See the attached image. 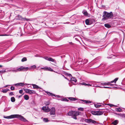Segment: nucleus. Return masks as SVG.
<instances>
[{
	"label": "nucleus",
	"mask_w": 125,
	"mask_h": 125,
	"mask_svg": "<svg viewBox=\"0 0 125 125\" xmlns=\"http://www.w3.org/2000/svg\"><path fill=\"white\" fill-rule=\"evenodd\" d=\"M78 110H81L83 111V108H78Z\"/></svg>",
	"instance_id": "de8ad7c7"
},
{
	"label": "nucleus",
	"mask_w": 125,
	"mask_h": 125,
	"mask_svg": "<svg viewBox=\"0 0 125 125\" xmlns=\"http://www.w3.org/2000/svg\"><path fill=\"white\" fill-rule=\"evenodd\" d=\"M97 83H100V82H93L92 85L93 86L101 88V87H102L101 86L99 85H98V84L97 85Z\"/></svg>",
	"instance_id": "0eeeda50"
},
{
	"label": "nucleus",
	"mask_w": 125,
	"mask_h": 125,
	"mask_svg": "<svg viewBox=\"0 0 125 125\" xmlns=\"http://www.w3.org/2000/svg\"><path fill=\"white\" fill-rule=\"evenodd\" d=\"M71 81H73L75 82H76L77 81L75 77H72L71 78Z\"/></svg>",
	"instance_id": "6ab92c4d"
},
{
	"label": "nucleus",
	"mask_w": 125,
	"mask_h": 125,
	"mask_svg": "<svg viewBox=\"0 0 125 125\" xmlns=\"http://www.w3.org/2000/svg\"><path fill=\"white\" fill-rule=\"evenodd\" d=\"M9 94L11 96L13 94V93L12 92H11Z\"/></svg>",
	"instance_id": "603ef678"
},
{
	"label": "nucleus",
	"mask_w": 125,
	"mask_h": 125,
	"mask_svg": "<svg viewBox=\"0 0 125 125\" xmlns=\"http://www.w3.org/2000/svg\"><path fill=\"white\" fill-rule=\"evenodd\" d=\"M118 79V78H115L114 80L111 81L109 83H112L114 82L115 83H116V82L117 81Z\"/></svg>",
	"instance_id": "a211bd4d"
},
{
	"label": "nucleus",
	"mask_w": 125,
	"mask_h": 125,
	"mask_svg": "<svg viewBox=\"0 0 125 125\" xmlns=\"http://www.w3.org/2000/svg\"><path fill=\"white\" fill-rule=\"evenodd\" d=\"M10 89L12 90H14L15 89L14 87L13 86H11L10 87Z\"/></svg>",
	"instance_id": "58836bf2"
},
{
	"label": "nucleus",
	"mask_w": 125,
	"mask_h": 125,
	"mask_svg": "<svg viewBox=\"0 0 125 125\" xmlns=\"http://www.w3.org/2000/svg\"><path fill=\"white\" fill-rule=\"evenodd\" d=\"M102 88H111L110 87H105V86H104V87H102Z\"/></svg>",
	"instance_id": "09e8293b"
},
{
	"label": "nucleus",
	"mask_w": 125,
	"mask_h": 125,
	"mask_svg": "<svg viewBox=\"0 0 125 125\" xmlns=\"http://www.w3.org/2000/svg\"><path fill=\"white\" fill-rule=\"evenodd\" d=\"M73 111H69L67 114L68 115L70 116H72L73 115Z\"/></svg>",
	"instance_id": "412c9836"
},
{
	"label": "nucleus",
	"mask_w": 125,
	"mask_h": 125,
	"mask_svg": "<svg viewBox=\"0 0 125 125\" xmlns=\"http://www.w3.org/2000/svg\"><path fill=\"white\" fill-rule=\"evenodd\" d=\"M110 82H108L107 83H101V85H109V83H109Z\"/></svg>",
	"instance_id": "b1692460"
},
{
	"label": "nucleus",
	"mask_w": 125,
	"mask_h": 125,
	"mask_svg": "<svg viewBox=\"0 0 125 125\" xmlns=\"http://www.w3.org/2000/svg\"><path fill=\"white\" fill-rule=\"evenodd\" d=\"M46 93L49 96L50 95L51 96H53V95H54V94L52 93H51L50 92H46Z\"/></svg>",
	"instance_id": "aec40b11"
},
{
	"label": "nucleus",
	"mask_w": 125,
	"mask_h": 125,
	"mask_svg": "<svg viewBox=\"0 0 125 125\" xmlns=\"http://www.w3.org/2000/svg\"><path fill=\"white\" fill-rule=\"evenodd\" d=\"M113 16V13L112 12L109 13L106 11H104L103 13V18L102 19V21L109 19L112 18Z\"/></svg>",
	"instance_id": "f03ea898"
},
{
	"label": "nucleus",
	"mask_w": 125,
	"mask_h": 125,
	"mask_svg": "<svg viewBox=\"0 0 125 125\" xmlns=\"http://www.w3.org/2000/svg\"><path fill=\"white\" fill-rule=\"evenodd\" d=\"M43 58L47 60H48L49 58L47 57H44Z\"/></svg>",
	"instance_id": "c03bdc74"
},
{
	"label": "nucleus",
	"mask_w": 125,
	"mask_h": 125,
	"mask_svg": "<svg viewBox=\"0 0 125 125\" xmlns=\"http://www.w3.org/2000/svg\"><path fill=\"white\" fill-rule=\"evenodd\" d=\"M24 19L25 20H26L27 21H29V19H26V18H25Z\"/></svg>",
	"instance_id": "4d7b16f0"
},
{
	"label": "nucleus",
	"mask_w": 125,
	"mask_h": 125,
	"mask_svg": "<svg viewBox=\"0 0 125 125\" xmlns=\"http://www.w3.org/2000/svg\"><path fill=\"white\" fill-rule=\"evenodd\" d=\"M91 20H89L88 19H87L85 21V23L87 25H89L91 24Z\"/></svg>",
	"instance_id": "9d476101"
},
{
	"label": "nucleus",
	"mask_w": 125,
	"mask_h": 125,
	"mask_svg": "<svg viewBox=\"0 0 125 125\" xmlns=\"http://www.w3.org/2000/svg\"><path fill=\"white\" fill-rule=\"evenodd\" d=\"M75 39L77 41V40H78V39H77V38H75Z\"/></svg>",
	"instance_id": "0e129e2a"
},
{
	"label": "nucleus",
	"mask_w": 125,
	"mask_h": 125,
	"mask_svg": "<svg viewBox=\"0 0 125 125\" xmlns=\"http://www.w3.org/2000/svg\"><path fill=\"white\" fill-rule=\"evenodd\" d=\"M8 108H5L4 109V112L6 111H7L8 110Z\"/></svg>",
	"instance_id": "3c124183"
},
{
	"label": "nucleus",
	"mask_w": 125,
	"mask_h": 125,
	"mask_svg": "<svg viewBox=\"0 0 125 125\" xmlns=\"http://www.w3.org/2000/svg\"><path fill=\"white\" fill-rule=\"evenodd\" d=\"M109 85H111V86H112V85H113V84H111V83H109Z\"/></svg>",
	"instance_id": "bf43d9fd"
},
{
	"label": "nucleus",
	"mask_w": 125,
	"mask_h": 125,
	"mask_svg": "<svg viewBox=\"0 0 125 125\" xmlns=\"http://www.w3.org/2000/svg\"><path fill=\"white\" fill-rule=\"evenodd\" d=\"M53 96H54L55 97H57L58 98H60L61 97V96L60 95H56L54 94V95H53Z\"/></svg>",
	"instance_id": "4c0bfd02"
},
{
	"label": "nucleus",
	"mask_w": 125,
	"mask_h": 125,
	"mask_svg": "<svg viewBox=\"0 0 125 125\" xmlns=\"http://www.w3.org/2000/svg\"><path fill=\"white\" fill-rule=\"evenodd\" d=\"M55 109L54 108H52L51 109L50 111V114L51 115H55Z\"/></svg>",
	"instance_id": "6e6552de"
},
{
	"label": "nucleus",
	"mask_w": 125,
	"mask_h": 125,
	"mask_svg": "<svg viewBox=\"0 0 125 125\" xmlns=\"http://www.w3.org/2000/svg\"><path fill=\"white\" fill-rule=\"evenodd\" d=\"M36 65H33L31 67L32 68H36Z\"/></svg>",
	"instance_id": "a18cd8bd"
},
{
	"label": "nucleus",
	"mask_w": 125,
	"mask_h": 125,
	"mask_svg": "<svg viewBox=\"0 0 125 125\" xmlns=\"http://www.w3.org/2000/svg\"><path fill=\"white\" fill-rule=\"evenodd\" d=\"M82 13L85 16H87L88 15V13L86 10H83Z\"/></svg>",
	"instance_id": "2eb2a0df"
},
{
	"label": "nucleus",
	"mask_w": 125,
	"mask_h": 125,
	"mask_svg": "<svg viewBox=\"0 0 125 125\" xmlns=\"http://www.w3.org/2000/svg\"><path fill=\"white\" fill-rule=\"evenodd\" d=\"M111 105H112V106H114V105L113 104H111Z\"/></svg>",
	"instance_id": "774afa93"
},
{
	"label": "nucleus",
	"mask_w": 125,
	"mask_h": 125,
	"mask_svg": "<svg viewBox=\"0 0 125 125\" xmlns=\"http://www.w3.org/2000/svg\"><path fill=\"white\" fill-rule=\"evenodd\" d=\"M94 106L96 108H99L101 106V105L97 104H94Z\"/></svg>",
	"instance_id": "2f4dec72"
},
{
	"label": "nucleus",
	"mask_w": 125,
	"mask_h": 125,
	"mask_svg": "<svg viewBox=\"0 0 125 125\" xmlns=\"http://www.w3.org/2000/svg\"><path fill=\"white\" fill-rule=\"evenodd\" d=\"M46 107H43L42 108V109L43 110H46Z\"/></svg>",
	"instance_id": "a19ab883"
},
{
	"label": "nucleus",
	"mask_w": 125,
	"mask_h": 125,
	"mask_svg": "<svg viewBox=\"0 0 125 125\" xmlns=\"http://www.w3.org/2000/svg\"><path fill=\"white\" fill-rule=\"evenodd\" d=\"M81 120L83 122L85 121L88 123H91L92 124H95L96 123V121L93 120L91 119H86L84 118H82Z\"/></svg>",
	"instance_id": "7ed1b4c3"
},
{
	"label": "nucleus",
	"mask_w": 125,
	"mask_h": 125,
	"mask_svg": "<svg viewBox=\"0 0 125 125\" xmlns=\"http://www.w3.org/2000/svg\"><path fill=\"white\" fill-rule=\"evenodd\" d=\"M14 85L15 86H19V83H18L15 84H14Z\"/></svg>",
	"instance_id": "8fccbe9b"
},
{
	"label": "nucleus",
	"mask_w": 125,
	"mask_h": 125,
	"mask_svg": "<svg viewBox=\"0 0 125 125\" xmlns=\"http://www.w3.org/2000/svg\"><path fill=\"white\" fill-rule=\"evenodd\" d=\"M1 72H0V73H4L5 72H6V70H4V71H1Z\"/></svg>",
	"instance_id": "5fc2aeb1"
},
{
	"label": "nucleus",
	"mask_w": 125,
	"mask_h": 125,
	"mask_svg": "<svg viewBox=\"0 0 125 125\" xmlns=\"http://www.w3.org/2000/svg\"><path fill=\"white\" fill-rule=\"evenodd\" d=\"M118 122L119 121L118 120H115L112 122V124L114 125H116L118 124Z\"/></svg>",
	"instance_id": "ddd939ff"
},
{
	"label": "nucleus",
	"mask_w": 125,
	"mask_h": 125,
	"mask_svg": "<svg viewBox=\"0 0 125 125\" xmlns=\"http://www.w3.org/2000/svg\"><path fill=\"white\" fill-rule=\"evenodd\" d=\"M104 112L101 111H97V115H102L104 113Z\"/></svg>",
	"instance_id": "f8f14e48"
},
{
	"label": "nucleus",
	"mask_w": 125,
	"mask_h": 125,
	"mask_svg": "<svg viewBox=\"0 0 125 125\" xmlns=\"http://www.w3.org/2000/svg\"><path fill=\"white\" fill-rule=\"evenodd\" d=\"M61 100L62 101H69V100L67 99L66 98H61Z\"/></svg>",
	"instance_id": "4be33fe9"
},
{
	"label": "nucleus",
	"mask_w": 125,
	"mask_h": 125,
	"mask_svg": "<svg viewBox=\"0 0 125 125\" xmlns=\"http://www.w3.org/2000/svg\"><path fill=\"white\" fill-rule=\"evenodd\" d=\"M9 90L8 89L3 90L2 89L1 90V92L3 93H6V92Z\"/></svg>",
	"instance_id": "393cba45"
},
{
	"label": "nucleus",
	"mask_w": 125,
	"mask_h": 125,
	"mask_svg": "<svg viewBox=\"0 0 125 125\" xmlns=\"http://www.w3.org/2000/svg\"><path fill=\"white\" fill-rule=\"evenodd\" d=\"M104 26L105 27L107 28H109L111 27V26L110 25L107 23L105 24Z\"/></svg>",
	"instance_id": "5701e85b"
},
{
	"label": "nucleus",
	"mask_w": 125,
	"mask_h": 125,
	"mask_svg": "<svg viewBox=\"0 0 125 125\" xmlns=\"http://www.w3.org/2000/svg\"><path fill=\"white\" fill-rule=\"evenodd\" d=\"M31 85L33 86V88L34 89H38L40 88L38 86L35 84H32Z\"/></svg>",
	"instance_id": "4468645a"
},
{
	"label": "nucleus",
	"mask_w": 125,
	"mask_h": 125,
	"mask_svg": "<svg viewBox=\"0 0 125 125\" xmlns=\"http://www.w3.org/2000/svg\"><path fill=\"white\" fill-rule=\"evenodd\" d=\"M24 98L26 100H28L29 98V96L27 95H24Z\"/></svg>",
	"instance_id": "dca6fc26"
},
{
	"label": "nucleus",
	"mask_w": 125,
	"mask_h": 125,
	"mask_svg": "<svg viewBox=\"0 0 125 125\" xmlns=\"http://www.w3.org/2000/svg\"><path fill=\"white\" fill-rule=\"evenodd\" d=\"M91 113L93 115H97V111H92Z\"/></svg>",
	"instance_id": "c756f323"
},
{
	"label": "nucleus",
	"mask_w": 125,
	"mask_h": 125,
	"mask_svg": "<svg viewBox=\"0 0 125 125\" xmlns=\"http://www.w3.org/2000/svg\"><path fill=\"white\" fill-rule=\"evenodd\" d=\"M82 62H84V63H86L88 61L87 60L85 59H84L83 60H82Z\"/></svg>",
	"instance_id": "c9c22d12"
},
{
	"label": "nucleus",
	"mask_w": 125,
	"mask_h": 125,
	"mask_svg": "<svg viewBox=\"0 0 125 125\" xmlns=\"http://www.w3.org/2000/svg\"><path fill=\"white\" fill-rule=\"evenodd\" d=\"M30 68L28 67H24L21 66L20 67L17 68V72L19 71H21L23 70H24L25 71H27L28 70H30Z\"/></svg>",
	"instance_id": "423d86ee"
},
{
	"label": "nucleus",
	"mask_w": 125,
	"mask_h": 125,
	"mask_svg": "<svg viewBox=\"0 0 125 125\" xmlns=\"http://www.w3.org/2000/svg\"><path fill=\"white\" fill-rule=\"evenodd\" d=\"M8 35H9L6 34L0 35V36H8Z\"/></svg>",
	"instance_id": "79ce46f5"
},
{
	"label": "nucleus",
	"mask_w": 125,
	"mask_h": 125,
	"mask_svg": "<svg viewBox=\"0 0 125 125\" xmlns=\"http://www.w3.org/2000/svg\"><path fill=\"white\" fill-rule=\"evenodd\" d=\"M11 101L12 102H14L15 101V99L14 97H12L11 98Z\"/></svg>",
	"instance_id": "c85d7f7f"
},
{
	"label": "nucleus",
	"mask_w": 125,
	"mask_h": 125,
	"mask_svg": "<svg viewBox=\"0 0 125 125\" xmlns=\"http://www.w3.org/2000/svg\"><path fill=\"white\" fill-rule=\"evenodd\" d=\"M101 83H100V84H98V85H99V86H101V87H102V86H104V85H101Z\"/></svg>",
	"instance_id": "6e6d98bb"
},
{
	"label": "nucleus",
	"mask_w": 125,
	"mask_h": 125,
	"mask_svg": "<svg viewBox=\"0 0 125 125\" xmlns=\"http://www.w3.org/2000/svg\"><path fill=\"white\" fill-rule=\"evenodd\" d=\"M80 112L79 111H73L72 117L75 119H77L76 116L80 114Z\"/></svg>",
	"instance_id": "20e7f679"
},
{
	"label": "nucleus",
	"mask_w": 125,
	"mask_h": 125,
	"mask_svg": "<svg viewBox=\"0 0 125 125\" xmlns=\"http://www.w3.org/2000/svg\"><path fill=\"white\" fill-rule=\"evenodd\" d=\"M69 43L71 44H73V43H72V42H69Z\"/></svg>",
	"instance_id": "69168bd1"
},
{
	"label": "nucleus",
	"mask_w": 125,
	"mask_h": 125,
	"mask_svg": "<svg viewBox=\"0 0 125 125\" xmlns=\"http://www.w3.org/2000/svg\"><path fill=\"white\" fill-rule=\"evenodd\" d=\"M66 74L67 76H69L70 77L72 76V75L71 74H69V73H66Z\"/></svg>",
	"instance_id": "ea45409f"
},
{
	"label": "nucleus",
	"mask_w": 125,
	"mask_h": 125,
	"mask_svg": "<svg viewBox=\"0 0 125 125\" xmlns=\"http://www.w3.org/2000/svg\"><path fill=\"white\" fill-rule=\"evenodd\" d=\"M68 98L71 101H75L77 100V99H76L75 98L73 97H68Z\"/></svg>",
	"instance_id": "f3484780"
},
{
	"label": "nucleus",
	"mask_w": 125,
	"mask_h": 125,
	"mask_svg": "<svg viewBox=\"0 0 125 125\" xmlns=\"http://www.w3.org/2000/svg\"><path fill=\"white\" fill-rule=\"evenodd\" d=\"M8 85H6L4 87H7L8 86Z\"/></svg>",
	"instance_id": "052dcab7"
},
{
	"label": "nucleus",
	"mask_w": 125,
	"mask_h": 125,
	"mask_svg": "<svg viewBox=\"0 0 125 125\" xmlns=\"http://www.w3.org/2000/svg\"><path fill=\"white\" fill-rule=\"evenodd\" d=\"M46 70H48L51 71H53V70L50 67H47Z\"/></svg>",
	"instance_id": "bb28decb"
},
{
	"label": "nucleus",
	"mask_w": 125,
	"mask_h": 125,
	"mask_svg": "<svg viewBox=\"0 0 125 125\" xmlns=\"http://www.w3.org/2000/svg\"><path fill=\"white\" fill-rule=\"evenodd\" d=\"M21 96V95H20V96H18V97L19 98H20Z\"/></svg>",
	"instance_id": "e2e57ef3"
},
{
	"label": "nucleus",
	"mask_w": 125,
	"mask_h": 125,
	"mask_svg": "<svg viewBox=\"0 0 125 125\" xmlns=\"http://www.w3.org/2000/svg\"><path fill=\"white\" fill-rule=\"evenodd\" d=\"M10 71H10V69L9 70H8V71L7 72H10Z\"/></svg>",
	"instance_id": "680f3d73"
},
{
	"label": "nucleus",
	"mask_w": 125,
	"mask_h": 125,
	"mask_svg": "<svg viewBox=\"0 0 125 125\" xmlns=\"http://www.w3.org/2000/svg\"><path fill=\"white\" fill-rule=\"evenodd\" d=\"M19 83V86H24L25 85V84L23 83Z\"/></svg>",
	"instance_id": "72a5a7b5"
},
{
	"label": "nucleus",
	"mask_w": 125,
	"mask_h": 125,
	"mask_svg": "<svg viewBox=\"0 0 125 125\" xmlns=\"http://www.w3.org/2000/svg\"><path fill=\"white\" fill-rule=\"evenodd\" d=\"M93 84H91V85H90L89 84H87L86 85L88 86H93L92 85Z\"/></svg>",
	"instance_id": "864d4df0"
},
{
	"label": "nucleus",
	"mask_w": 125,
	"mask_h": 125,
	"mask_svg": "<svg viewBox=\"0 0 125 125\" xmlns=\"http://www.w3.org/2000/svg\"><path fill=\"white\" fill-rule=\"evenodd\" d=\"M24 90L25 93L30 94H35L36 93L35 91L34 90H30L28 89H24Z\"/></svg>",
	"instance_id": "39448f33"
},
{
	"label": "nucleus",
	"mask_w": 125,
	"mask_h": 125,
	"mask_svg": "<svg viewBox=\"0 0 125 125\" xmlns=\"http://www.w3.org/2000/svg\"><path fill=\"white\" fill-rule=\"evenodd\" d=\"M62 75L64 77V78L66 79H67L66 78V77H65L64 75Z\"/></svg>",
	"instance_id": "13d9d810"
},
{
	"label": "nucleus",
	"mask_w": 125,
	"mask_h": 125,
	"mask_svg": "<svg viewBox=\"0 0 125 125\" xmlns=\"http://www.w3.org/2000/svg\"><path fill=\"white\" fill-rule=\"evenodd\" d=\"M46 69H47V67H44L41 68V69H45V70H46Z\"/></svg>",
	"instance_id": "49530a36"
},
{
	"label": "nucleus",
	"mask_w": 125,
	"mask_h": 125,
	"mask_svg": "<svg viewBox=\"0 0 125 125\" xmlns=\"http://www.w3.org/2000/svg\"><path fill=\"white\" fill-rule=\"evenodd\" d=\"M27 59L25 57H24L21 60V61L22 62H23L25 61H26L27 60Z\"/></svg>",
	"instance_id": "f704fd0d"
},
{
	"label": "nucleus",
	"mask_w": 125,
	"mask_h": 125,
	"mask_svg": "<svg viewBox=\"0 0 125 125\" xmlns=\"http://www.w3.org/2000/svg\"><path fill=\"white\" fill-rule=\"evenodd\" d=\"M116 111L118 112H120L122 110V109L120 108H116Z\"/></svg>",
	"instance_id": "cd10ccee"
},
{
	"label": "nucleus",
	"mask_w": 125,
	"mask_h": 125,
	"mask_svg": "<svg viewBox=\"0 0 125 125\" xmlns=\"http://www.w3.org/2000/svg\"><path fill=\"white\" fill-rule=\"evenodd\" d=\"M81 101H82L84 103L86 104H90L91 103V102L90 101L86 100H80Z\"/></svg>",
	"instance_id": "1a4fd4ad"
},
{
	"label": "nucleus",
	"mask_w": 125,
	"mask_h": 125,
	"mask_svg": "<svg viewBox=\"0 0 125 125\" xmlns=\"http://www.w3.org/2000/svg\"><path fill=\"white\" fill-rule=\"evenodd\" d=\"M10 70L13 72H17V68H10Z\"/></svg>",
	"instance_id": "9b49d317"
},
{
	"label": "nucleus",
	"mask_w": 125,
	"mask_h": 125,
	"mask_svg": "<svg viewBox=\"0 0 125 125\" xmlns=\"http://www.w3.org/2000/svg\"><path fill=\"white\" fill-rule=\"evenodd\" d=\"M23 92V91L22 90H20L19 91V93L21 94H22Z\"/></svg>",
	"instance_id": "37998d69"
},
{
	"label": "nucleus",
	"mask_w": 125,
	"mask_h": 125,
	"mask_svg": "<svg viewBox=\"0 0 125 125\" xmlns=\"http://www.w3.org/2000/svg\"><path fill=\"white\" fill-rule=\"evenodd\" d=\"M3 117L4 118L7 119H11L16 118L19 119L21 120L24 122L28 121L23 116H22L21 115L18 114L12 115L7 116H4Z\"/></svg>",
	"instance_id": "f257e3e1"
},
{
	"label": "nucleus",
	"mask_w": 125,
	"mask_h": 125,
	"mask_svg": "<svg viewBox=\"0 0 125 125\" xmlns=\"http://www.w3.org/2000/svg\"><path fill=\"white\" fill-rule=\"evenodd\" d=\"M54 60L52 58L50 57L49 58L48 61H51L52 62H54Z\"/></svg>",
	"instance_id": "7c9ffc66"
},
{
	"label": "nucleus",
	"mask_w": 125,
	"mask_h": 125,
	"mask_svg": "<svg viewBox=\"0 0 125 125\" xmlns=\"http://www.w3.org/2000/svg\"><path fill=\"white\" fill-rule=\"evenodd\" d=\"M2 67V66L1 65H0V68L1 67Z\"/></svg>",
	"instance_id": "338daca9"
},
{
	"label": "nucleus",
	"mask_w": 125,
	"mask_h": 125,
	"mask_svg": "<svg viewBox=\"0 0 125 125\" xmlns=\"http://www.w3.org/2000/svg\"><path fill=\"white\" fill-rule=\"evenodd\" d=\"M118 115L120 116H122V117H125V114H117Z\"/></svg>",
	"instance_id": "a878e982"
},
{
	"label": "nucleus",
	"mask_w": 125,
	"mask_h": 125,
	"mask_svg": "<svg viewBox=\"0 0 125 125\" xmlns=\"http://www.w3.org/2000/svg\"><path fill=\"white\" fill-rule=\"evenodd\" d=\"M43 121L45 122H47L48 121V119L47 118H44L43 119Z\"/></svg>",
	"instance_id": "473e14b6"
},
{
	"label": "nucleus",
	"mask_w": 125,
	"mask_h": 125,
	"mask_svg": "<svg viewBox=\"0 0 125 125\" xmlns=\"http://www.w3.org/2000/svg\"><path fill=\"white\" fill-rule=\"evenodd\" d=\"M80 84L82 85H86L87 84L86 83H85L83 82L82 83H80Z\"/></svg>",
	"instance_id": "e433bc0d"
}]
</instances>
